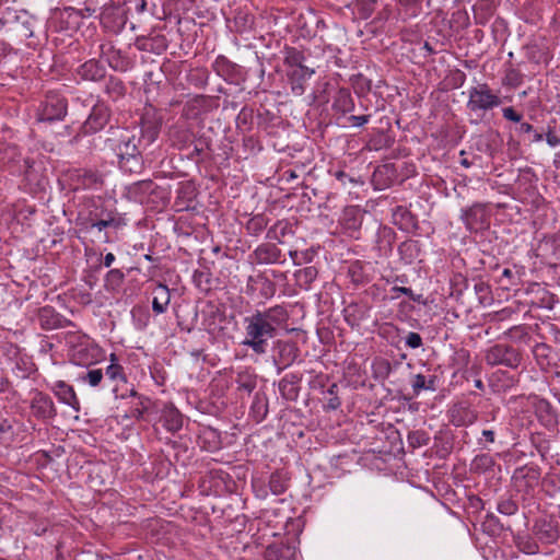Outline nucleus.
<instances>
[{"instance_id": "21", "label": "nucleus", "mask_w": 560, "mask_h": 560, "mask_svg": "<svg viewBox=\"0 0 560 560\" xmlns=\"http://www.w3.org/2000/svg\"><path fill=\"white\" fill-rule=\"evenodd\" d=\"M397 18L402 22L416 19L423 13L424 4L430 5V0H394Z\"/></svg>"}, {"instance_id": "64", "label": "nucleus", "mask_w": 560, "mask_h": 560, "mask_svg": "<svg viewBox=\"0 0 560 560\" xmlns=\"http://www.w3.org/2000/svg\"><path fill=\"white\" fill-rule=\"evenodd\" d=\"M349 277L354 284H363L366 282L362 272V267L359 265H352L349 267Z\"/></svg>"}, {"instance_id": "8", "label": "nucleus", "mask_w": 560, "mask_h": 560, "mask_svg": "<svg viewBox=\"0 0 560 560\" xmlns=\"http://www.w3.org/2000/svg\"><path fill=\"white\" fill-rule=\"evenodd\" d=\"M300 355L298 345L292 340H277L272 348V362L280 374L291 366Z\"/></svg>"}, {"instance_id": "41", "label": "nucleus", "mask_w": 560, "mask_h": 560, "mask_svg": "<svg viewBox=\"0 0 560 560\" xmlns=\"http://www.w3.org/2000/svg\"><path fill=\"white\" fill-rule=\"evenodd\" d=\"M290 478L283 471H275L269 478V489L275 495L284 493L289 487Z\"/></svg>"}, {"instance_id": "51", "label": "nucleus", "mask_w": 560, "mask_h": 560, "mask_svg": "<svg viewBox=\"0 0 560 560\" xmlns=\"http://www.w3.org/2000/svg\"><path fill=\"white\" fill-rule=\"evenodd\" d=\"M373 176L376 180L382 176H386L383 185L389 186L396 178V170L393 164H384L376 168Z\"/></svg>"}, {"instance_id": "49", "label": "nucleus", "mask_w": 560, "mask_h": 560, "mask_svg": "<svg viewBox=\"0 0 560 560\" xmlns=\"http://www.w3.org/2000/svg\"><path fill=\"white\" fill-rule=\"evenodd\" d=\"M532 352L538 364H550L551 347L549 345L538 342L533 347Z\"/></svg>"}, {"instance_id": "11", "label": "nucleus", "mask_w": 560, "mask_h": 560, "mask_svg": "<svg viewBox=\"0 0 560 560\" xmlns=\"http://www.w3.org/2000/svg\"><path fill=\"white\" fill-rule=\"evenodd\" d=\"M161 126V116L153 108L144 109L140 118V135H138L144 145L149 147L158 139Z\"/></svg>"}, {"instance_id": "26", "label": "nucleus", "mask_w": 560, "mask_h": 560, "mask_svg": "<svg viewBox=\"0 0 560 560\" xmlns=\"http://www.w3.org/2000/svg\"><path fill=\"white\" fill-rule=\"evenodd\" d=\"M52 392L60 402L70 406L75 411L80 410V401L74 388L65 381H57L52 386Z\"/></svg>"}, {"instance_id": "7", "label": "nucleus", "mask_w": 560, "mask_h": 560, "mask_svg": "<svg viewBox=\"0 0 560 560\" xmlns=\"http://www.w3.org/2000/svg\"><path fill=\"white\" fill-rule=\"evenodd\" d=\"M460 219L466 229L471 233L483 232L490 226V213L486 203L476 202L472 206L463 209Z\"/></svg>"}, {"instance_id": "16", "label": "nucleus", "mask_w": 560, "mask_h": 560, "mask_svg": "<svg viewBox=\"0 0 560 560\" xmlns=\"http://www.w3.org/2000/svg\"><path fill=\"white\" fill-rule=\"evenodd\" d=\"M212 68L214 72L226 82L238 83L244 80L243 68L240 65L232 62L223 55L215 58L212 63Z\"/></svg>"}, {"instance_id": "5", "label": "nucleus", "mask_w": 560, "mask_h": 560, "mask_svg": "<svg viewBox=\"0 0 560 560\" xmlns=\"http://www.w3.org/2000/svg\"><path fill=\"white\" fill-rule=\"evenodd\" d=\"M485 361L490 366L503 365L516 370L523 361V355L510 345L497 343L486 351Z\"/></svg>"}, {"instance_id": "6", "label": "nucleus", "mask_w": 560, "mask_h": 560, "mask_svg": "<svg viewBox=\"0 0 560 560\" xmlns=\"http://www.w3.org/2000/svg\"><path fill=\"white\" fill-rule=\"evenodd\" d=\"M224 311L213 303H208L201 311V326L213 338L222 337L226 330Z\"/></svg>"}, {"instance_id": "50", "label": "nucleus", "mask_w": 560, "mask_h": 560, "mask_svg": "<svg viewBox=\"0 0 560 560\" xmlns=\"http://www.w3.org/2000/svg\"><path fill=\"white\" fill-rule=\"evenodd\" d=\"M19 150L15 144L0 141V163H9L16 159Z\"/></svg>"}, {"instance_id": "48", "label": "nucleus", "mask_w": 560, "mask_h": 560, "mask_svg": "<svg viewBox=\"0 0 560 560\" xmlns=\"http://www.w3.org/2000/svg\"><path fill=\"white\" fill-rule=\"evenodd\" d=\"M536 412L539 418L547 419L548 421H556L557 419V412L553 406L546 398H541L538 400L536 405Z\"/></svg>"}, {"instance_id": "12", "label": "nucleus", "mask_w": 560, "mask_h": 560, "mask_svg": "<svg viewBox=\"0 0 560 560\" xmlns=\"http://www.w3.org/2000/svg\"><path fill=\"white\" fill-rule=\"evenodd\" d=\"M540 468L535 465H524L514 470L512 481L518 492L529 493L538 486Z\"/></svg>"}, {"instance_id": "19", "label": "nucleus", "mask_w": 560, "mask_h": 560, "mask_svg": "<svg viewBox=\"0 0 560 560\" xmlns=\"http://www.w3.org/2000/svg\"><path fill=\"white\" fill-rule=\"evenodd\" d=\"M450 421L455 427H468L478 419V412L466 401L454 404L448 410Z\"/></svg>"}, {"instance_id": "20", "label": "nucleus", "mask_w": 560, "mask_h": 560, "mask_svg": "<svg viewBox=\"0 0 560 560\" xmlns=\"http://www.w3.org/2000/svg\"><path fill=\"white\" fill-rule=\"evenodd\" d=\"M171 145L179 151L189 149L195 142V133L185 124H176L168 130Z\"/></svg>"}, {"instance_id": "4", "label": "nucleus", "mask_w": 560, "mask_h": 560, "mask_svg": "<svg viewBox=\"0 0 560 560\" xmlns=\"http://www.w3.org/2000/svg\"><path fill=\"white\" fill-rule=\"evenodd\" d=\"M67 113V98L58 92L49 91L37 108L36 118L38 121H59L66 117Z\"/></svg>"}, {"instance_id": "27", "label": "nucleus", "mask_w": 560, "mask_h": 560, "mask_svg": "<svg viewBox=\"0 0 560 560\" xmlns=\"http://www.w3.org/2000/svg\"><path fill=\"white\" fill-rule=\"evenodd\" d=\"M301 380L302 377L295 373L287 374L281 378L279 382V392L281 396L290 401L296 400L300 393L299 383Z\"/></svg>"}, {"instance_id": "62", "label": "nucleus", "mask_w": 560, "mask_h": 560, "mask_svg": "<svg viewBox=\"0 0 560 560\" xmlns=\"http://www.w3.org/2000/svg\"><path fill=\"white\" fill-rule=\"evenodd\" d=\"M139 404L131 408L130 416L137 420H141L143 418L144 412L149 408L150 399L147 397L139 396Z\"/></svg>"}, {"instance_id": "36", "label": "nucleus", "mask_w": 560, "mask_h": 560, "mask_svg": "<svg viewBox=\"0 0 560 560\" xmlns=\"http://www.w3.org/2000/svg\"><path fill=\"white\" fill-rule=\"evenodd\" d=\"M436 382L438 376L436 375H423V374H416L412 377L411 387L413 396H418L422 390H436Z\"/></svg>"}, {"instance_id": "33", "label": "nucleus", "mask_w": 560, "mask_h": 560, "mask_svg": "<svg viewBox=\"0 0 560 560\" xmlns=\"http://www.w3.org/2000/svg\"><path fill=\"white\" fill-rule=\"evenodd\" d=\"M235 383L237 390L250 394L257 386V375L252 369L245 368L236 372Z\"/></svg>"}, {"instance_id": "1", "label": "nucleus", "mask_w": 560, "mask_h": 560, "mask_svg": "<svg viewBox=\"0 0 560 560\" xmlns=\"http://www.w3.org/2000/svg\"><path fill=\"white\" fill-rule=\"evenodd\" d=\"M289 318L288 311L282 305H273L265 310H255L244 317V339L242 345L255 354L267 352L269 340L273 339L279 329Z\"/></svg>"}, {"instance_id": "3", "label": "nucleus", "mask_w": 560, "mask_h": 560, "mask_svg": "<svg viewBox=\"0 0 560 560\" xmlns=\"http://www.w3.org/2000/svg\"><path fill=\"white\" fill-rule=\"evenodd\" d=\"M502 104V98L487 83H480L468 90L467 109L470 113H486Z\"/></svg>"}, {"instance_id": "35", "label": "nucleus", "mask_w": 560, "mask_h": 560, "mask_svg": "<svg viewBox=\"0 0 560 560\" xmlns=\"http://www.w3.org/2000/svg\"><path fill=\"white\" fill-rule=\"evenodd\" d=\"M354 108V102L351 93L348 89H339L334 97L332 109L341 114L352 112Z\"/></svg>"}, {"instance_id": "56", "label": "nucleus", "mask_w": 560, "mask_h": 560, "mask_svg": "<svg viewBox=\"0 0 560 560\" xmlns=\"http://www.w3.org/2000/svg\"><path fill=\"white\" fill-rule=\"evenodd\" d=\"M497 510L500 514L511 516L518 511V505L511 498H501L498 501Z\"/></svg>"}, {"instance_id": "54", "label": "nucleus", "mask_w": 560, "mask_h": 560, "mask_svg": "<svg viewBox=\"0 0 560 560\" xmlns=\"http://www.w3.org/2000/svg\"><path fill=\"white\" fill-rule=\"evenodd\" d=\"M314 73L315 70L305 65L302 67L290 69L288 72V77L290 80H295L300 82L308 80Z\"/></svg>"}, {"instance_id": "10", "label": "nucleus", "mask_w": 560, "mask_h": 560, "mask_svg": "<svg viewBox=\"0 0 560 560\" xmlns=\"http://www.w3.org/2000/svg\"><path fill=\"white\" fill-rule=\"evenodd\" d=\"M125 192L129 200L142 203L152 195L158 198H163L165 189L160 187L152 179H143L126 186Z\"/></svg>"}, {"instance_id": "25", "label": "nucleus", "mask_w": 560, "mask_h": 560, "mask_svg": "<svg viewBox=\"0 0 560 560\" xmlns=\"http://www.w3.org/2000/svg\"><path fill=\"white\" fill-rule=\"evenodd\" d=\"M160 422L168 432L176 433L183 428L184 417L173 405H166L162 409Z\"/></svg>"}, {"instance_id": "46", "label": "nucleus", "mask_w": 560, "mask_h": 560, "mask_svg": "<svg viewBox=\"0 0 560 560\" xmlns=\"http://www.w3.org/2000/svg\"><path fill=\"white\" fill-rule=\"evenodd\" d=\"M318 276V270L314 266L305 267L295 272V277L301 287L308 289Z\"/></svg>"}, {"instance_id": "42", "label": "nucleus", "mask_w": 560, "mask_h": 560, "mask_svg": "<svg viewBox=\"0 0 560 560\" xmlns=\"http://www.w3.org/2000/svg\"><path fill=\"white\" fill-rule=\"evenodd\" d=\"M291 225L288 221L280 220L277 221L269 230L267 231L266 237L270 241H278L282 243V240L288 235L292 234Z\"/></svg>"}, {"instance_id": "22", "label": "nucleus", "mask_w": 560, "mask_h": 560, "mask_svg": "<svg viewBox=\"0 0 560 560\" xmlns=\"http://www.w3.org/2000/svg\"><path fill=\"white\" fill-rule=\"evenodd\" d=\"M13 20L10 21V30L21 38H31L34 35L33 27L35 20L27 12L12 14Z\"/></svg>"}, {"instance_id": "59", "label": "nucleus", "mask_w": 560, "mask_h": 560, "mask_svg": "<svg viewBox=\"0 0 560 560\" xmlns=\"http://www.w3.org/2000/svg\"><path fill=\"white\" fill-rule=\"evenodd\" d=\"M132 317L138 329H144L150 322V314L144 310H132Z\"/></svg>"}, {"instance_id": "32", "label": "nucleus", "mask_w": 560, "mask_h": 560, "mask_svg": "<svg viewBox=\"0 0 560 560\" xmlns=\"http://www.w3.org/2000/svg\"><path fill=\"white\" fill-rule=\"evenodd\" d=\"M106 60L108 66L118 72H126L132 67L131 60L121 50L114 47L106 52Z\"/></svg>"}, {"instance_id": "57", "label": "nucleus", "mask_w": 560, "mask_h": 560, "mask_svg": "<svg viewBox=\"0 0 560 560\" xmlns=\"http://www.w3.org/2000/svg\"><path fill=\"white\" fill-rule=\"evenodd\" d=\"M407 441L412 448L427 445L429 442L428 434L422 430L411 431L408 433Z\"/></svg>"}, {"instance_id": "61", "label": "nucleus", "mask_w": 560, "mask_h": 560, "mask_svg": "<svg viewBox=\"0 0 560 560\" xmlns=\"http://www.w3.org/2000/svg\"><path fill=\"white\" fill-rule=\"evenodd\" d=\"M234 24H235L237 32H241V33L245 32L252 27L253 18L246 13H238L234 18Z\"/></svg>"}, {"instance_id": "15", "label": "nucleus", "mask_w": 560, "mask_h": 560, "mask_svg": "<svg viewBox=\"0 0 560 560\" xmlns=\"http://www.w3.org/2000/svg\"><path fill=\"white\" fill-rule=\"evenodd\" d=\"M100 354L101 350L96 345L89 339H83L73 346L71 360L77 365L89 366L98 361Z\"/></svg>"}, {"instance_id": "14", "label": "nucleus", "mask_w": 560, "mask_h": 560, "mask_svg": "<svg viewBox=\"0 0 560 560\" xmlns=\"http://www.w3.org/2000/svg\"><path fill=\"white\" fill-rule=\"evenodd\" d=\"M31 412L38 420H50L57 416L56 406L48 394L35 389L31 400Z\"/></svg>"}, {"instance_id": "17", "label": "nucleus", "mask_w": 560, "mask_h": 560, "mask_svg": "<svg viewBox=\"0 0 560 560\" xmlns=\"http://www.w3.org/2000/svg\"><path fill=\"white\" fill-rule=\"evenodd\" d=\"M74 184V190L79 189H100L104 185L103 175L96 170L80 168L75 170L71 175Z\"/></svg>"}, {"instance_id": "28", "label": "nucleus", "mask_w": 560, "mask_h": 560, "mask_svg": "<svg viewBox=\"0 0 560 560\" xmlns=\"http://www.w3.org/2000/svg\"><path fill=\"white\" fill-rule=\"evenodd\" d=\"M91 228L102 231L107 228H119L121 222L118 213L112 210H101L90 219Z\"/></svg>"}, {"instance_id": "39", "label": "nucleus", "mask_w": 560, "mask_h": 560, "mask_svg": "<svg viewBox=\"0 0 560 560\" xmlns=\"http://www.w3.org/2000/svg\"><path fill=\"white\" fill-rule=\"evenodd\" d=\"M126 275L120 269H110L104 277V289L107 292H117L124 284Z\"/></svg>"}, {"instance_id": "31", "label": "nucleus", "mask_w": 560, "mask_h": 560, "mask_svg": "<svg viewBox=\"0 0 560 560\" xmlns=\"http://www.w3.org/2000/svg\"><path fill=\"white\" fill-rule=\"evenodd\" d=\"M38 320L42 328L52 330L62 326L66 320L60 314L55 312L52 307L45 306L39 310Z\"/></svg>"}, {"instance_id": "37", "label": "nucleus", "mask_w": 560, "mask_h": 560, "mask_svg": "<svg viewBox=\"0 0 560 560\" xmlns=\"http://www.w3.org/2000/svg\"><path fill=\"white\" fill-rule=\"evenodd\" d=\"M104 92L112 101L115 102L126 95V85L118 77L109 75L105 83Z\"/></svg>"}, {"instance_id": "53", "label": "nucleus", "mask_w": 560, "mask_h": 560, "mask_svg": "<svg viewBox=\"0 0 560 560\" xmlns=\"http://www.w3.org/2000/svg\"><path fill=\"white\" fill-rule=\"evenodd\" d=\"M376 0H355V8L361 19H369L376 8Z\"/></svg>"}, {"instance_id": "60", "label": "nucleus", "mask_w": 560, "mask_h": 560, "mask_svg": "<svg viewBox=\"0 0 560 560\" xmlns=\"http://www.w3.org/2000/svg\"><path fill=\"white\" fill-rule=\"evenodd\" d=\"M390 292L393 293L392 299H397L399 294H404L408 296L413 302H421V294H415L413 291L410 288L407 287H398L395 285L390 289Z\"/></svg>"}, {"instance_id": "52", "label": "nucleus", "mask_w": 560, "mask_h": 560, "mask_svg": "<svg viewBox=\"0 0 560 560\" xmlns=\"http://www.w3.org/2000/svg\"><path fill=\"white\" fill-rule=\"evenodd\" d=\"M105 375L107 376L108 380L113 382L127 383V376L124 372V368L118 363L112 362L106 368Z\"/></svg>"}, {"instance_id": "58", "label": "nucleus", "mask_w": 560, "mask_h": 560, "mask_svg": "<svg viewBox=\"0 0 560 560\" xmlns=\"http://www.w3.org/2000/svg\"><path fill=\"white\" fill-rule=\"evenodd\" d=\"M289 256L292 259L293 264L299 266L303 264L311 262L314 256L312 250H290Z\"/></svg>"}, {"instance_id": "18", "label": "nucleus", "mask_w": 560, "mask_h": 560, "mask_svg": "<svg viewBox=\"0 0 560 560\" xmlns=\"http://www.w3.org/2000/svg\"><path fill=\"white\" fill-rule=\"evenodd\" d=\"M250 257L258 265H281L285 261L281 249L270 242L258 245Z\"/></svg>"}, {"instance_id": "13", "label": "nucleus", "mask_w": 560, "mask_h": 560, "mask_svg": "<svg viewBox=\"0 0 560 560\" xmlns=\"http://www.w3.org/2000/svg\"><path fill=\"white\" fill-rule=\"evenodd\" d=\"M277 292V284L264 272L249 276L246 281L245 293L248 296L258 295L264 300H270Z\"/></svg>"}, {"instance_id": "55", "label": "nucleus", "mask_w": 560, "mask_h": 560, "mask_svg": "<svg viewBox=\"0 0 560 560\" xmlns=\"http://www.w3.org/2000/svg\"><path fill=\"white\" fill-rule=\"evenodd\" d=\"M104 374L101 369H92L88 370L86 372L79 375V380L88 383L89 385L95 387L100 385L101 381L103 380Z\"/></svg>"}, {"instance_id": "45", "label": "nucleus", "mask_w": 560, "mask_h": 560, "mask_svg": "<svg viewBox=\"0 0 560 560\" xmlns=\"http://www.w3.org/2000/svg\"><path fill=\"white\" fill-rule=\"evenodd\" d=\"M305 60L306 58L303 51L294 47L285 49L284 65L288 66L290 69L305 66Z\"/></svg>"}, {"instance_id": "63", "label": "nucleus", "mask_w": 560, "mask_h": 560, "mask_svg": "<svg viewBox=\"0 0 560 560\" xmlns=\"http://www.w3.org/2000/svg\"><path fill=\"white\" fill-rule=\"evenodd\" d=\"M495 432L493 430L485 429L481 432V436L477 439V444L480 448L487 450L489 444H493L495 442Z\"/></svg>"}, {"instance_id": "29", "label": "nucleus", "mask_w": 560, "mask_h": 560, "mask_svg": "<svg viewBox=\"0 0 560 560\" xmlns=\"http://www.w3.org/2000/svg\"><path fill=\"white\" fill-rule=\"evenodd\" d=\"M295 548L282 542L269 545L264 553L265 560H295Z\"/></svg>"}, {"instance_id": "23", "label": "nucleus", "mask_w": 560, "mask_h": 560, "mask_svg": "<svg viewBox=\"0 0 560 560\" xmlns=\"http://www.w3.org/2000/svg\"><path fill=\"white\" fill-rule=\"evenodd\" d=\"M77 74L85 81L98 82L106 77L105 66L96 59H90L79 66Z\"/></svg>"}, {"instance_id": "44", "label": "nucleus", "mask_w": 560, "mask_h": 560, "mask_svg": "<svg viewBox=\"0 0 560 560\" xmlns=\"http://www.w3.org/2000/svg\"><path fill=\"white\" fill-rule=\"evenodd\" d=\"M192 281L199 290L208 292L212 288V273L208 268L197 269L192 275Z\"/></svg>"}, {"instance_id": "34", "label": "nucleus", "mask_w": 560, "mask_h": 560, "mask_svg": "<svg viewBox=\"0 0 560 560\" xmlns=\"http://www.w3.org/2000/svg\"><path fill=\"white\" fill-rule=\"evenodd\" d=\"M513 542L518 551L525 555H537L539 552V546L537 541L526 533L514 534Z\"/></svg>"}, {"instance_id": "30", "label": "nucleus", "mask_w": 560, "mask_h": 560, "mask_svg": "<svg viewBox=\"0 0 560 560\" xmlns=\"http://www.w3.org/2000/svg\"><path fill=\"white\" fill-rule=\"evenodd\" d=\"M152 300V310L156 314H163L170 304L171 293L166 284L158 283L154 285Z\"/></svg>"}, {"instance_id": "40", "label": "nucleus", "mask_w": 560, "mask_h": 560, "mask_svg": "<svg viewBox=\"0 0 560 560\" xmlns=\"http://www.w3.org/2000/svg\"><path fill=\"white\" fill-rule=\"evenodd\" d=\"M515 131L523 139V141H527L529 143L540 142L544 139V131H538L529 122H521L516 127Z\"/></svg>"}, {"instance_id": "9", "label": "nucleus", "mask_w": 560, "mask_h": 560, "mask_svg": "<svg viewBox=\"0 0 560 560\" xmlns=\"http://www.w3.org/2000/svg\"><path fill=\"white\" fill-rule=\"evenodd\" d=\"M110 119V109L103 101H97L92 107L86 120L82 124L80 132L83 136L96 133L105 128Z\"/></svg>"}, {"instance_id": "43", "label": "nucleus", "mask_w": 560, "mask_h": 560, "mask_svg": "<svg viewBox=\"0 0 560 560\" xmlns=\"http://www.w3.org/2000/svg\"><path fill=\"white\" fill-rule=\"evenodd\" d=\"M268 224L269 219L264 213H258L246 222L245 229L249 235L259 236Z\"/></svg>"}, {"instance_id": "47", "label": "nucleus", "mask_w": 560, "mask_h": 560, "mask_svg": "<svg viewBox=\"0 0 560 560\" xmlns=\"http://www.w3.org/2000/svg\"><path fill=\"white\" fill-rule=\"evenodd\" d=\"M529 328L526 325H515L509 328L504 335L515 342H525L527 343L530 339Z\"/></svg>"}, {"instance_id": "2", "label": "nucleus", "mask_w": 560, "mask_h": 560, "mask_svg": "<svg viewBox=\"0 0 560 560\" xmlns=\"http://www.w3.org/2000/svg\"><path fill=\"white\" fill-rule=\"evenodd\" d=\"M105 145L117 159V166L124 174L138 175L145 167L143 151L148 148L142 143L135 130L110 127Z\"/></svg>"}, {"instance_id": "24", "label": "nucleus", "mask_w": 560, "mask_h": 560, "mask_svg": "<svg viewBox=\"0 0 560 560\" xmlns=\"http://www.w3.org/2000/svg\"><path fill=\"white\" fill-rule=\"evenodd\" d=\"M533 532L541 542L547 545L555 544L559 539L558 527L545 518L535 522Z\"/></svg>"}, {"instance_id": "38", "label": "nucleus", "mask_w": 560, "mask_h": 560, "mask_svg": "<svg viewBox=\"0 0 560 560\" xmlns=\"http://www.w3.org/2000/svg\"><path fill=\"white\" fill-rule=\"evenodd\" d=\"M495 465L493 456L488 453L478 454L471 460L470 470L476 474H486L491 471Z\"/></svg>"}]
</instances>
